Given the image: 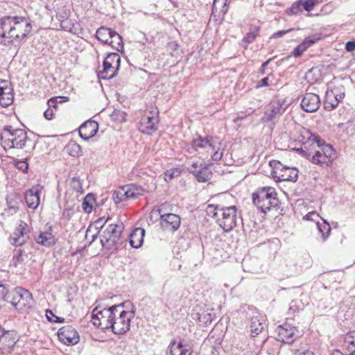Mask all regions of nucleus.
I'll use <instances>...</instances> for the list:
<instances>
[{"instance_id": "61", "label": "nucleus", "mask_w": 355, "mask_h": 355, "mask_svg": "<svg viewBox=\"0 0 355 355\" xmlns=\"http://www.w3.org/2000/svg\"><path fill=\"white\" fill-rule=\"evenodd\" d=\"M253 112V110L248 112L246 114L239 115L236 118V120H243L247 115H250Z\"/></svg>"}, {"instance_id": "52", "label": "nucleus", "mask_w": 355, "mask_h": 355, "mask_svg": "<svg viewBox=\"0 0 355 355\" xmlns=\"http://www.w3.org/2000/svg\"><path fill=\"white\" fill-rule=\"evenodd\" d=\"M345 49L348 52H352L355 50V42L354 41H349L345 44Z\"/></svg>"}, {"instance_id": "46", "label": "nucleus", "mask_w": 355, "mask_h": 355, "mask_svg": "<svg viewBox=\"0 0 355 355\" xmlns=\"http://www.w3.org/2000/svg\"><path fill=\"white\" fill-rule=\"evenodd\" d=\"M300 2L302 4V8L309 12L318 3V0H300Z\"/></svg>"}, {"instance_id": "54", "label": "nucleus", "mask_w": 355, "mask_h": 355, "mask_svg": "<svg viewBox=\"0 0 355 355\" xmlns=\"http://www.w3.org/2000/svg\"><path fill=\"white\" fill-rule=\"evenodd\" d=\"M0 291H1V289H0ZM10 295H11V293L10 294H8L7 293V290L6 288L4 287V289L2 292H0V296H1L3 297V299L6 301V302H9V299L10 298Z\"/></svg>"}, {"instance_id": "26", "label": "nucleus", "mask_w": 355, "mask_h": 355, "mask_svg": "<svg viewBox=\"0 0 355 355\" xmlns=\"http://www.w3.org/2000/svg\"><path fill=\"white\" fill-rule=\"evenodd\" d=\"M126 191V198L128 200H135L143 196L145 192V189L140 185L135 184H130L123 186Z\"/></svg>"}, {"instance_id": "38", "label": "nucleus", "mask_w": 355, "mask_h": 355, "mask_svg": "<svg viewBox=\"0 0 355 355\" xmlns=\"http://www.w3.org/2000/svg\"><path fill=\"white\" fill-rule=\"evenodd\" d=\"M47 104L49 107L44 111V116L47 120H51L54 115L53 109H57V102L55 99L52 98L47 101Z\"/></svg>"}, {"instance_id": "62", "label": "nucleus", "mask_w": 355, "mask_h": 355, "mask_svg": "<svg viewBox=\"0 0 355 355\" xmlns=\"http://www.w3.org/2000/svg\"><path fill=\"white\" fill-rule=\"evenodd\" d=\"M200 166V163L198 162H193L191 164L188 166L187 168H194Z\"/></svg>"}, {"instance_id": "37", "label": "nucleus", "mask_w": 355, "mask_h": 355, "mask_svg": "<svg viewBox=\"0 0 355 355\" xmlns=\"http://www.w3.org/2000/svg\"><path fill=\"white\" fill-rule=\"evenodd\" d=\"M67 153L73 157H79L82 155L80 146L75 141H70L66 146Z\"/></svg>"}, {"instance_id": "31", "label": "nucleus", "mask_w": 355, "mask_h": 355, "mask_svg": "<svg viewBox=\"0 0 355 355\" xmlns=\"http://www.w3.org/2000/svg\"><path fill=\"white\" fill-rule=\"evenodd\" d=\"M112 33L113 30H112L111 28L105 26H101L96 31V37L102 43L105 44H108Z\"/></svg>"}, {"instance_id": "36", "label": "nucleus", "mask_w": 355, "mask_h": 355, "mask_svg": "<svg viewBox=\"0 0 355 355\" xmlns=\"http://www.w3.org/2000/svg\"><path fill=\"white\" fill-rule=\"evenodd\" d=\"M259 28L257 26L251 27L250 31L246 34L245 37L242 40L245 48H247L248 44L252 43L259 35Z\"/></svg>"}, {"instance_id": "33", "label": "nucleus", "mask_w": 355, "mask_h": 355, "mask_svg": "<svg viewBox=\"0 0 355 355\" xmlns=\"http://www.w3.org/2000/svg\"><path fill=\"white\" fill-rule=\"evenodd\" d=\"M108 44L118 51L122 50L123 48L122 37L116 31H113Z\"/></svg>"}, {"instance_id": "11", "label": "nucleus", "mask_w": 355, "mask_h": 355, "mask_svg": "<svg viewBox=\"0 0 355 355\" xmlns=\"http://www.w3.org/2000/svg\"><path fill=\"white\" fill-rule=\"evenodd\" d=\"M288 106V103H287L286 101L284 98H277L272 99L268 108L264 112V115L261 119L262 121H272L279 117L284 114Z\"/></svg>"}, {"instance_id": "42", "label": "nucleus", "mask_w": 355, "mask_h": 355, "mask_svg": "<svg viewBox=\"0 0 355 355\" xmlns=\"http://www.w3.org/2000/svg\"><path fill=\"white\" fill-rule=\"evenodd\" d=\"M221 207L219 205H209L206 209V213L207 216L218 219L220 218L218 214L220 213Z\"/></svg>"}, {"instance_id": "9", "label": "nucleus", "mask_w": 355, "mask_h": 355, "mask_svg": "<svg viewBox=\"0 0 355 355\" xmlns=\"http://www.w3.org/2000/svg\"><path fill=\"white\" fill-rule=\"evenodd\" d=\"M270 166L273 168L272 175L277 178L278 181H290L295 182L298 178V171L284 166L280 162L272 160L270 162Z\"/></svg>"}, {"instance_id": "34", "label": "nucleus", "mask_w": 355, "mask_h": 355, "mask_svg": "<svg viewBox=\"0 0 355 355\" xmlns=\"http://www.w3.org/2000/svg\"><path fill=\"white\" fill-rule=\"evenodd\" d=\"M317 227L323 241H326L329 237L331 232V227L329 223L324 219H322V223H317Z\"/></svg>"}, {"instance_id": "25", "label": "nucleus", "mask_w": 355, "mask_h": 355, "mask_svg": "<svg viewBox=\"0 0 355 355\" xmlns=\"http://www.w3.org/2000/svg\"><path fill=\"white\" fill-rule=\"evenodd\" d=\"M171 355H191V348L189 345L180 341L172 342L170 345Z\"/></svg>"}, {"instance_id": "10", "label": "nucleus", "mask_w": 355, "mask_h": 355, "mask_svg": "<svg viewBox=\"0 0 355 355\" xmlns=\"http://www.w3.org/2000/svg\"><path fill=\"white\" fill-rule=\"evenodd\" d=\"M221 218L217 219L219 225L225 232L231 231L237 222L236 208L235 206L223 207L220 209Z\"/></svg>"}, {"instance_id": "53", "label": "nucleus", "mask_w": 355, "mask_h": 355, "mask_svg": "<svg viewBox=\"0 0 355 355\" xmlns=\"http://www.w3.org/2000/svg\"><path fill=\"white\" fill-rule=\"evenodd\" d=\"M268 86V77H265L262 79H261L258 83L257 87H266Z\"/></svg>"}, {"instance_id": "56", "label": "nucleus", "mask_w": 355, "mask_h": 355, "mask_svg": "<svg viewBox=\"0 0 355 355\" xmlns=\"http://www.w3.org/2000/svg\"><path fill=\"white\" fill-rule=\"evenodd\" d=\"M204 166H206L200 162L199 166L194 168H187V170L189 171V173H192L195 176V173L193 172V171H202V169L204 168Z\"/></svg>"}, {"instance_id": "12", "label": "nucleus", "mask_w": 355, "mask_h": 355, "mask_svg": "<svg viewBox=\"0 0 355 355\" xmlns=\"http://www.w3.org/2000/svg\"><path fill=\"white\" fill-rule=\"evenodd\" d=\"M157 211L160 216V225L166 231L175 232L180 227L181 218L179 215L171 213H162V209H159Z\"/></svg>"}, {"instance_id": "19", "label": "nucleus", "mask_w": 355, "mask_h": 355, "mask_svg": "<svg viewBox=\"0 0 355 355\" xmlns=\"http://www.w3.org/2000/svg\"><path fill=\"white\" fill-rule=\"evenodd\" d=\"M27 234L28 225L24 221H20L19 225L13 233V236L10 237L12 244L16 246L22 245L28 239V236Z\"/></svg>"}, {"instance_id": "47", "label": "nucleus", "mask_w": 355, "mask_h": 355, "mask_svg": "<svg viewBox=\"0 0 355 355\" xmlns=\"http://www.w3.org/2000/svg\"><path fill=\"white\" fill-rule=\"evenodd\" d=\"M15 166L19 170L23 171L24 173H27L28 170V164L27 162V159H18L15 162Z\"/></svg>"}, {"instance_id": "1", "label": "nucleus", "mask_w": 355, "mask_h": 355, "mask_svg": "<svg viewBox=\"0 0 355 355\" xmlns=\"http://www.w3.org/2000/svg\"><path fill=\"white\" fill-rule=\"evenodd\" d=\"M32 30L31 21L22 16H5L0 18V44L8 46L20 43Z\"/></svg>"}, {"instance_id": "14", "label": "nucleus", "mask_w": 355, "mask_h": 355, "mask_svg": "<svg viewBox=\"0 0 355 355\" xmlns=\"http://www.w3.org/2000/svg\"><path fill=\"white\" fill-rule=\"evenodd\" d=\"M296 328L288 323H284L277 328V340L284 343L291 344L296 338Z\"/></svg>"}, {"instance_id": "28", "label": "nucleus", "mask_w": 355, "mask_h": 355, "mask_svg": "<svg viewBox=\"0 0 355 355\" xmlns=\"http://www.w3.org/2000/svg\"><path fill=\"white\" fill-rule=\"evenodd\" d=\"M266 324L264 320L260 315H255L251 318L250 330L251 336L255 337L264 329Z\"/></svg>"}, {"instance_id": "6", "label": "nucleus", "mask_w": 355, "mask_h": 355, "mask_svg": "<svg viewBox=\"0 0 355 355\" xmlns=\"http://www.w3.org/2000/svg\"><path fill=\"white\" fill-rule=\"evenodd\" d=\"M113 318H114L113 306L100 311L95 308L92 313V322L93 324L105 331L111 329Z\"/></svg>"}, {"instance_id": "22", "label": "nucleus", "mask_w": 355, "mask_h": 355, "mask_svg": "<svg viewBox=\"0 0 355 355\" xmlns=\"http://www.w3.org/2000/svg\"><path fill=\"white\" fill-rule=\"evenodd\" d=\"M277 197V193L272 187H263L257 193L252 194V202L254 204H259L260 201L271 200Z\"/></svg>"}, {"instance_id": "50", "label": "nucleus", "mask_w": 355, "mask_h": 355, "mask_svg": "<svg viewBox=\"0 0 355 355\" xmlns=\"http://www.w3.org/2000/svg\"><path fill=\"white\" fill-rule=\"evenodd\" d=\"M107 220L104 221L103 218H99L94 222V225L96 227V230L100 231V230L103 229Z\"/></svg>"}, {"instance_id": "51", "label": "nucleus", "mask_w": 355, "mask_h": 355, "mask_svg": "<svg viewBox=\"0 0 355 355\" xmlns=\"http://www.w3.org/2000/svg\"><path fill=\"white\" fill-rule=\"evenodd\" d=\"M296 310H297V302L296 301H292L291 304H290V307H289V309H288V314L289 315H293L295 313Z\"/></svg>"}, {"instance_id": "30", "label": "nucleus", "mask_w": 355, "mask_h": 355, "mask_svg": "<svg viewBox=\"0 0 355 355\" xmlns=\"http://www.w3.org/2000/svg\"><path fill=\"white\" fill-rule=\"evenodd\" d=\"M261 212L266 214L272 208H276L279 205V200L277 197L266 201H260L259 204H254Z\"/></svg>"}, {"instance_id": "4", "label": "nucleus", "mask_w": 355, "mask_h": 355, "mask_svg": "<svg viewBox=\"0 0 355 355\" xmlns=\"http://www.w3.org/2000/svg\"><path fill=\"white\" fill-rule=\"evenodd\" d=\"M124 303L114 305V318L112 321L111 329L114 334L121 335L126 333L130 327L131 320L135 316L133 311H125Z\"/></svg>"}, {"instance_id": "45", "label": "nucleus", "mask_w": 355, "mask_h": 355, "mask_svg": "<svg viewBox=\"0 0 355 355\" xmlns=\"http://www.w3.org/2000/svg\"><path fill=\"white\" fill-rule=\"evenodd\" d=\"M46 319L51 322L61 323L63 322L64 320V318H60L55 315L53 313V312L50 309H47L46 311Z\"/></svg>"}, {"instance_id": "60", "label": "nucleus", "mask_w": 355, "mask_h": 355, "mask_svg": "<svg viewBox=\"0 0 355 355\" xmlns=\"http://www.w3.org/2000/svg\"><path fill=\"white\" fill-rule=\"evenodd\" d=\"M273 58L268 59L265 62L261 64V69L263 71L264 69L268 65V64L272 60Z\"/></svg>"}, {"instance_id": "5", "label": "nucleus", "mask_w": 355, "mask_h": 355, "mask_svg": "<svg viewBox=\"0 0 355 355\" xmlns=\"http://www.w3.org/2000/svg\"><path fill=\"white\" fill-rule=\"evenodd\" d=\"M120 64L121 58L117 53H108L103 60V70L99 72L98 76L106 80L114 78L118 73Z\"/></svg>"}, {"instance_id": "13", "label": "nucleus", "mask_w": 355, "mask_h": 355, "mask_svg": "<svg viewBox=\"0 0 355 355\" xmlns=\"http://www.w3.org/2000/svg\"><path fill=\"white\" fill-rule=\"evenodd\" d=\"M58 336L60 340L67 345H75L79 341L78 333L71 325H66L59 329Z\"/></svg>"}, {"instance_id": "3", "label": "nucleus", "mask_w": 355, "mask_h": 355, "mask_svg": "<svg viewBox=\"0 0 355 355\" xmlns=\"http://www.w3.org/2000/svg\"><path fill=\"white\" fill-rule=\"evenodd\" d=\"M2 145L5 148H23L27 140V133L23 129H15L11 125L5 126L1 134Z\"/></svg>"}, {"instance_id": "17", "label": "nucleus", "mask_w": 355, "mask_h": 355, "mask_svg": "<svg viewBox=\"0 0 355 355\" xmlns=\"http://www.w3.org/2000/svg\"><path fill=\"white\" fill-rule=\"evenodd\" d=\"M220 144V142L218 139L213 137H202L200 136L192 141V146L196 150L200 148L207 151L209 150H215L217 148V145Z\"/></svg>"}, {"instance_id": "24", "label": "nucleus", "mask_w": 355, "mask_h": 355, "mask_svg": "<svg viewBox=\"0 0 355 355\" xmlns=\"http://www.w3.org/2000/svg\"><path fill=\"white\" fill-rule=\"evenodd\" d=\"M145 230L141 227L135 228L130 234L129 242L134 248H140L144 243Z\"/></svg>"}, {"instance_id": "44", "label": "nucleus", "mask_w": 355, "mask_h": 355, "mask_svg": "<svg viewBox=\"0 0 355 355\" xmlns=\"http://www.w3.org/2000/svg\"><path fill=\"white\" fill-rule=\"evenodd\" d=\"M70 187L77 193H83V187L80 180L78 177H73L70 181Z\"/></svg>"}, {"instance_id": "55", "label": "nucleus", "mask_w": 355, "mask_h": 355, "mask_svg": "<svg viewBox=\"0 0 355 355\" xmlns=\"http://www.w3.org/2000/svg\"><path fill=\"white\" fill-rule=\"evenodd\" d=\"M204 166H206L200 162L199 166L194 168H187V170L189 171V173H192L195 176V173L193 172V171H202V169L204 168Z\"/></svg>"}, {"instance_id": "39", "label": "nucleus", "mask_w": 355, "mask_h": 355, "mask_svg": "<svg viewBox=\"0 0 355 355\" xmlns=\"http://www.w3.org/2000/svg\"><path fill=\"white\" fill-rule=\"evenodd\" d=\"M95 202V198L92 193L87 194L83 200L82 207L86 213H91L93 210V203Z\"/></svg>"}, {"instance_id": "57", "label": "nucleus", "mask_w": 355, "mask_h": 355, "mask_svg": "<svg viewBox=\"0 0 355 355\" xmlns=\"http://www.w3.org/2000/svg\"><path fill=\"white\" fill-rule=\"evenodd\" d=\"M318 216V215L315 211H311L306 215L305 218L309 220H313V216Z\"/></svg>"}, {"instance_id": "20", "label": "nucleus", "mask_w": 355, "mask_h": 355, "mask_svg": "<svg viewBox=\"0 0 355 355\" xmlns=\"http://www.w3.org/2000/svg\"><path fill=\"white\" fill-rule=\"evenodd\" d=\"M98 124L94 121H87L79 128V135L84 140L92 138L97 132Z\"/></svg>"}, {"instance_id": "2", "label": "nucleus", "mask_w": 355, "mask_h": 355, "mask_svg": "<svg viewBox=\"0 0 355 355\" xmlns=\"http://www.w3.org/2000/svg\"><path fill=\"white\" fill-rule=\"evenodd\" d=\"M309 140L312 141L313 144L315 143L318 149L315 150L314 153L307 152L302 149V155L314 164L321 166H328L334 159L335 154L332 146L326 144L323 139L315 135L310 134Z\"/></svg>"}, {"instance_id": "58", "label": "nucleus", "mask_w": 355, "mask_h": 355, "mask_svg": "<svg viewBox=\"0 0 355 355\" xmlns=\"http://www.w3.org/2000/svg\"><path fill=\"white\" fill-rule=\"evenodd\" d=\"M173 173H174L173 172L167 171L165 173V180L166 181L172 180L173 178Z\"/></svg>"}, {"instance_id": "18", "label": "nucleus", "mask_w": 355, "mask_h": 355, "mask_svg": "<svg viewBox=\"0 0 355 355\" xmlns=\"http://www.w3.org/2000/svg\"><path fill=\"white\" fill-rule=\"evenodd\" d=\"M301 107L306 112H315L320 105V98L318 95L306 93L301 101Z\"/></svg>"}, {"instance_id": "40", "label": "nucleus", "mask_w": 355, "mask_h": 355, "mask_svg": "<svg viewBox=\"0 0 355 355\" xmlns=\"http://www.w3.org/2000/svg\"><path fill=\"white\" fill-rule=\"evenodd\" d=\"M112 197L113 200L116 204H119L125 200H128V198H126V191L123 186L115 191Z\"/></svg>"}, {"instance_id": "21", "label": "nucleus", "mask_w": 355, "mask_h": 355, "mask_svg": "<svg viewBox=\"0 0 355 355\" xmlns=\"http://www.w3.org/2000/svg\"><path fill=\"white\" fill-rule=\"evenodd\" d=\"M227 10V0H214L211 9V17L216 21L223 19Z\"/></svg>"}, {"instance_id": "41", "label": "nucleus", "mask_w": 355, "mask_h": 355, "mask_svg": "<svg viewBox=\"0 0 355 355\" xmlns=\"http://www.w3.org/2000/svg\"><path fill=\"white\" fill-rule=\"evenodd\" d=\"M327 90L329 92H331L334 94V96L340 101H341L345 97V89L342 85H336L332 89Z\"/></svg>"}, {"instance_id": "16", "label": "nucleus", "mask_w": 355, "mask_h": 355, "mask_svg": "<svg viewBox=\"0 0 355 355\" xmlns=\"http://www.w3.org/2000/svg\"><path fill=\"white\" fill-rule=\"evenodd\" d=\"M13 99V89L10 83L0 80V105L6 107L12 103Z\"/></svg>"}, {"instance_id": "43", "label": "nucleus", "mask_w": 355, "mask_h": 355, "mask_svg": "<svg viewBox=\"0 0 355 355\" xmlns=\"http://www.w3.org/2000/svg\"><path fill=\"white\" fill-rule=\"evenodd\" d=\"M302 4L300 2V0L295 2L292 6L287 8L286 13L289 15H297L302 11Z\"/></svg>"}, {"instance_id": "64", "label": "nucleus", "mask_w": 355, "mask_h": 355, "mask_svg": "<svg viewBox=\"0 0 355 355\" xmlns=\"http://www.w3.org/2000/svg\"><path fill=\"white\" fill-rule=\"evenodd\" d=\"M99 233V230L97 231L96 233L92 235V241H90V244L95 241V239L97 238L98 234Z\"/></svg>"}, {"instance_id": "59", "label": "nucleus", "mask_w": 355, "mask_h": 355, "mask_svg": "<svg viewBox=\"0 0 355 355\" xmlns=\"http://www.w3.org/2000/svg\"><path fill=\"white\" fill-rule=\"evenodd\" d=\"M333 355H355V349L353 350L352 352H351L349 354H344L343 353H342L340 350H336Z\"/></svg>"}, {"instance_id": "15", "label": "nucleus", "mask_w": 355, "mask_h": 355, "mask_svg": "<svg viewBox=\"0 0 355 355\" xmlns=\"http://www.w3.org/2000/svg\"><path fill=\"white\" fill-rule=\"evenodd\" d=\"M158 121L157 113L146 112L140 119L139 130L143 133H148L149 130L155 131Z\"/></svg>"}, {"instance_id": "48", "label": "nucleus", "mask_w": 355, "mask_h": 355, "mask_svg": "<svg viewBox=\"0 0 355 355\" xmlns=\"http://www.w3.org/2000/svg\"><path fill=\"white\" fill-rule=\"evenodd\" d=\"M218 146L219 145H217V148L215 150H213L214 153H213V155H211V159L214 162H218L219 160L221 159V158L223 157V152L218 151V150H219Z\"/></svg>"}, {"instance_id": "63", "label": "nucleus", "mask_w": 355, "mask_h": 355, "mask_svg": "<svg viewBox=\"0 0 355 355\" xmlns=\"http://www.w3.org/2000/svg\"><path fill=\"white\" fill-rule=\"evenodd\" d=\"M300 355H315L312 351L306 350L301 353Z\"/></svg>"}, {"instance_id": "27", "label": "nucleus", "mask_w": 355, "mask_h": 355, "mask_svg": "<svg viewBox=\"0 0 355 355\" xmlns=\"http://www.w3.org/2000/svg\"><path fill=\"white\" fill-rule=\"evenodd\" d=\"M25 201L29 208L35 209L40 204V196L37 189L32 188L25 194Z\"/></svg>"}, {"instance_id": "23", "label": "nucleus", "mask_w": 355, "mask_h": 355, "mask_svg": "<svg viewBox=\"0 0 355 355\" xmlns=\"http://www.w3.org/2000/svg\"><path fill=\"white\" fill-rule=\"evenodd\" d=\"M320 39L318 35H312L306 37L303 42L296 46L293 51V55L295 57L300 56L309 46L315 43Z\"/></svg>"}, {"instance_id": "7", "label": "nucleus", "mask_w": 355, "mask_h": 355, "mask_svg": "<svg viewBox=\"0 0 355 355\" xmlns=\"http://www.w3.org/2000/svg\"><path fill=\"white\" fill-rule=\"evenodd\" d=\"M123 227L122 223L110 224L101 236V243L106 249L114 248L120 239Z\"/></svg>"}, {"instance_id": "32", "label": "nucleus", "mask_w": 355, "mask_h": 355, "mask_svg": "<svg viewBox=\"0 0 355 355\" xmlns=\"http://www.w3.org/2000/svg\"><path fill=\"white\" fill-rule=\"evenodd\" d=\"M340 101L338 100L331 92L328 90L326 92L325 100L324 102V107L325 110L331 111L336 108Z\"/></svg>"}, {"instance_id": "8", "label": "nucleus", "mask_w": 355, "mask_h": 355, "mask_svg": "<svg viewBox=\"0 0 355 355\" xmlns=\"http://www.w3.org/2000/svg\"><path fill=\"white\" fill-rule=\"evenodd\" d=\"M9 302L17 309L23 311L33 306V299L28 290L19 288L11 293Z\"/></svg>"}, {"instance_id": "29", "label": "nucleus", "mask_w": 355, "mask_h": 355, "mask_svg": "<svg viewBox=\"0 0 355 355\" xmlns=\"http://www.w3.org/2000/svg\"><path fill=\"white\" fill-rule=\"evenodd\" d=\"M37 243L45 246L51 247L55 243V239L54 236L48 232H41L37 237L35 238Z\"/></svg>"}, {"instance_id": "35", "label": "nucleus", "mask_w": 355, "mask_h": 355, "mask_svg": "<svg viewBox=\"0 0 355 355\" xmlns=\"http://www.w3.org/2000/svg\"><path fill=\"white\" fill-rule=\"evenodd\" d=\"M196 180L200 182H205L210 180L211 172L208 166H204L202 171H193Z\"/></svg>"}, {"instance_id": "49", "label": "nucleus", "mask_w": 355, "mask_h": 355, "mask_svg": "<svg viewBox=\"0 0 355 355\" xmlns=\"http://www.w3.org/2000/svg\"><path fill=\"white\" fill-rule=\"evenodd\" d=\"M293 30V28H290L286 31H279L275 33L274 34H272V36L270 37V38H278V37H282L284 35H286V33L291 32Z\"/></svg>"}]
</instances>
